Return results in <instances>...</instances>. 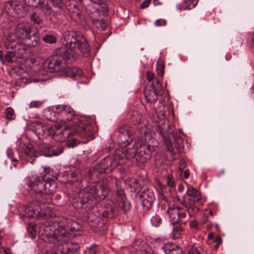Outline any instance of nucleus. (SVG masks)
Segmentation results:
<instances>
[{
  "label": "nucleus",
  "instance_id": "nucleus-1",
  "mask_svg": "<svg viewBox=\"0 0 254 254\" xmlns=\"http://www.w3.org/2000/svg\"><path fill=\"white\" fill-rule=\"evenodd\" d=\"M63 46L60 48L63 57H54L48 63L50 72H58L62 75L66 65L64 59L74 61L78 57V51L88 56L90 47L85 37L81 33L65 32L61 38Z\"/></svg>",
  "mask_w": 254,
  "mask_h": 254
},
{
  "label": "nucleus",
  "instance_id": "nucleus-2",
  "mask_svg": "<svg viewBox=\"0 0 254 254\" xmlns=\"http://www.w3.org/2000/svg\"><path fill=\"white\" fill-rule=\"evenodd\" d=\"M42 228V234L45 236V241L54 244L62 254L73 253L79 249L77 243L69 242L75 237V232L82 229L76 221L69 220L66 226L60 224L57 228L52 226H46Z\"/></svg>",
  "mask_w": 254,
  "mask_h": 254
},
{
  "label": "nucleus",
  "instance_id": "nucleus-3",
  "mask_svg": "<svg viewBox=\"0 0 254 254\" xmlns=\"http://www.w3.org/2000/svg\"><path fill=\"white\" fill-rule=\"evenodd\" d=\"M110 191L106 183L88 186L78 192V197L73 200V205L77 209L94 205L100 200L104 199Z\"/></svg>",
  "mask_w": 254,
  "mask_h": 254
},
{
  "label": "nucleus",
  "instance_id": "nucleus-4",
  "mask_svg": "<svg viewBox=\"0 0 254 254\" xmlns=\"http://www.w3.org/2000/svg\"><path fill=\"white\" fill-rule=\"evenodd\" d=\"M123 152L115 150L113 157H106L101 160L96 166L90 169L86 175L88 181L95 183L102 179L104 174L111 172L117 166L122 165L125 162V158L121 156Z\"/></svg>",
  "mask_w": 254,
  "mask_h": 254
},
{
  "label": "nucleus",
  "instance_id": "nucleus-5",
  "mask_svg": "<svg viewBox=\"0 0 254 254\" xmlns=\"http://www.w3.org/2000/svg\"><path fill=\"white\" fill-rule=\"evenodd\" d=\"M25 212L27 216L30 218H36L39 220H47L46 223L40 227V233L43 237V239L45 240V236L43 235V228L46 226H52L57 228L60 224H65L67 225V221L69 219H64L62 222L60 223L54 222L50 225V221L48 220L51 218L56 216V213L50 207L45 206L44 205L38 202H32L28 204L25 208Z\"/></svg>",
  "mask_w": 254,
  "mask_h": 254
},
{
  "label": "nucleus",
  "instance_id": "nucleus-6",
  "mask_svg": "<svg viewBox=\"0 0 254 254\" xmlns=\"http://www.w3.org/2000/svg\"><path fill=\"white\" fill-rule=\"evenodd\" d=\"M132 147L123 148L117 149L115 150H120L123 152L121 155L125 158V162L123 165L126 163L127 160L131 158H135L138 164L145 163L150 157V153L155 150L156 145H146L142 138L137 137L134 139Z\"/></svg>",
  "mask_w": 254,
  "mask_h": 254
},
{
  "label": "nucleus",
  "instance_id": "nucleus-7",
  "mask_svg": "<svg viewBox=\"0 0 254 254\" xmlns=\"http://www.w3.org/2000/svg\"><path fill=\"white\" fill-rule=\"evenodd\" d=\"M157 124L158 131L163 138V141L167 147V150L171 153L174 151L172 139L173 138L176 147L182 148L183 139L182 134L179 133L175 135L172 132L169 131L170 126L169 122L165 118V114L162 113L158 119L155 120Z\"/></svg>",
  "mask_w": 254,
  "mask_h": 254
},
{
  "label": "nucleus",
  "instance_id": "nucleus-8",
  "mask_svg": "<svg viewBox=\"0 0 254 254\" xmlns=\"http://www.w3.org/2000/svg\"><path fill=\"white\" fill-rule=\"evenodd\" d=\"M87 220L91 228H101L106 224L107 218L103 213L98 211L96 206L93 205L88 213Z\"/></svg>",
  "mask_w": 254,
  "mask_h": 254
},
{
  "label": "nucleus",
  "instance_id": "nucleus-9",
  "mask_svg": "<svg viewBox=\"0 0 254 254\" xmlns=\"http://www.w3.org/2000/svg\"><path fill=\"white\" fill-rule=\"evenodd\" d=\"M162 84L159 79H155L150 86H146L144 89L145 98L148 102L153 103L157 101L158 96L163 93Z\"/></svg>",
  "mask_w": 254,
  "mask_h": 254
},
{
  "label": "nucleus",
  "instance_id": "nucleus-10",
  "mask_svg": "<svg viewBox=\"0 0 254 254\" xmlns=\"http://www.w3.org/2000/svg\"><path fill=\"white\" fill-rule=\"evenodd\" d=\"M116 132L118 133L117 141L121 146L119 149L127 148V146L132 141L131 138L132 132L130 127L127 124L122 125L117 129Z\"/></svg>",
  "mask_w": 254,
  "mask_h": 254
},
{
  "label": "nucleus",
  "instance_id": "nucleus-11",
  "mask_svg": "<svg viewBox=\"0 0 254 254\" xmlns=\"http://www.w3.org/2000/svg\"><path fill=\"white\" fill-rule=\"evenodd\" d=\"M6 6L9 13L15 17H23L27 13V9L20 1L9 0Z\"/></svg>",
  "mask_w": 254,
  "mask_h": 254
},
{
  "label": "nucleus",
  "instance_id": "nucleus-12",
  "mask_svg": "<svg viewBox=\"0 0 254 254\" xmlns=\"http://www.w3.org/2000/svg\"><path fill=\"white\" fill-rule=\"evenodd\" d=\"M50 133L52 134L55 140L58 142H64L69 136L71 132L69 128H63L61 125H55L51 127Z\"/></svg>",
  "mask_w": 254,
  "mask_h": 254
},
{
  "label": "nucleus",
  "instance_id": "nucleus-13",
  "mask_svg": "<svg viewBox=\"0 0 254 254\" xmlns=\"http://www.w3.org/2000/svg\"><path fill=\"white\" fill-rule=\"evenodd\" d=\"M59 121L65 123L70 121L74 116L73 110L67 105L57 106Z\"/></svg>",
  "mask_w": 254,
  "mask_h": 254
},
{
  "label": "nucleus",
  "instance_id": "nucleus-14",
  "mask_svg": "<svg viewBox=\"0 0 254 254\" xmlns=\"http://www.w3.org/2000/svg\"><path fill=\"white\" fill-rule=\"evenodd\" d=\"M140 198L143 209L148 210L152 207L155 197L153 191L147 189L141 192Z\"/></svg>",
  "mask_w": 254,
  "mask_h": 254
},
{
  "label": "nucleus",
  "instance_id": "nucleus-15",
  "mask_svg": "<svg viewBox=\"0 0 254 254\" xmlns=\"http://www.w3.org/2000/svg\"><path fill=\"white\" fill-rule=\"evenodd\" d=\"M33 28L28 23H20L16 26L14 32L11 34H13L17 40H24Z\"/></svg>",
  "mask_w": 254,
  "mask_h": 254
},
{
  "label": "nucleus",
  "instance_id": "nucleus-16",
  "mask_svg": "<svg viewBox=\"0 0 254 254\" xmlns=\"http://www.w3.org/2000/svg\"><path fill=\"white\" fill-rule=\"evenodd\" d=\"M63 147L62 146H51L48 144H44L40 148L42 155L46 157L58 156L63 152Z\"/></svg>",
  "mask_w": 254,
  "mask_h": 254
},
{
  "label": "nucleus",
  "instance_id": "nucleus-17",
  "mask_svg": "<svg viewBox=\"0 0 254 254\" xmlns=\"http://www.w3.org/2000/svg\"><path fill=\"white\" fill-rule=\"evenodd\" d=\"M116 200L117 205L124 212L129 209L130 205L126 199L123 189L118 188L116 191Z\"/></svg>",
  "mask_w": 254,
  "mask_h": 254
},
{
  "label": "nucleus",
  "instance_id": "nucleus-18",
  "mask_svg": "<svg viewBox=\"0 0 254 254\" xmlns=\"http://www.w3.org/2000/svg\"><path fill=\"white\" fill-rule=\"evenodd\" d=\"M69 15L71 19L76 23L82 26L86 25L85 20L81 13L80 10L75 6L69 9Z\"/></svg>",
  "mask_w": 254,
  "mask_h": 254
},
{
  "label": "nucleus",
  "instance_id": "nucleus-19",
  "mask_svg": "<svg viewBox=\"0 0 254 254\" xmlns=\"http://www.w3.org/2000/svg\"><path fill=\"white\" fill-rule=\"evenodd\" d=\"M92 126L87 122H79L76 125V132L81 135L88 137L92 134Z\"/></svg>",
  "mask_w": 254,
  "mask_h": 254
},
{
  "label": "nucleus",
  "instance_id": "nucleus-20",
  "mask_svg": "<svg viewBox=\"0 0 254 254\" xmlns=\"http://www.w3.org/2000/svg\"><path fill=\"white\" fill-rule=\"evenodd\" d=\"M44 176L36 177L34 182H31L28 184V186L37 193H44Z\"/></svg>",
  "mask_w": 254,
  "mask_h": 254
},
{
  "label": "nucleus",
  "instance_id": "nucleus-21",
  "mask_svg": "<svg viewBox=\"0 0 254 254\" xmlns=\"http://www.w3.org/2000/svg\"><path fill=\"white\" fill-rule=\"evenodd\" d=\"M25 44L29 47H36L39 42V34L37 31L33 28L24 40Z\"/></svg>",
  "mask_w": 254,
  "mask_h": 254
},
{
  "label": "nucleus",
  "instance_id": "nucleus-22",
  "mask_svg": "<svg viewBox=\"0 0 254 254\" xmlns=\"http://www.w3.org/2000/svg\"><path fill=\"white\" fill-rule=\"evenodd\" d=\"M63 71V75L71 78L80 77L83 74L82 70L77 67H67L66 66Z\"/></svg>",
  "mask_w": 254,
  "mask_h": 254
},
{
  "label": "nucleus",
  "instance_id": "nucleus-23",
  "mask_svg": "<svg viewBox=\"0 0 254 254\" xmlns=\"http://www.w3.org/2000/svg\"><path fill=\"white\" fill-rule=\"evenodd\" d=\"M57 185L54 179L47 178L44 182V193L52 194L55 191Z\"/></svg>",
  "mask_w": 254,
  "mask_h": 254
},
{
  "label": "nucleus",
  "instance_id": "nucleus-24",
  "mask_svg": "<svg viewBox=\"0 0 254 254\" xmlns=\"http://www.w3.org/2000/svg\"><path fill=\"white\" fill-rule=\"evenodd\" d=\"M127 118L134 125H138L142 121L141 113L136 110L129 111L127 114Z\"/></svg>",
  "mask_w": 254,
  "mask_h": 254
},
{
  "label": "nucleus",
  "instance_id": "nucleus-25",
  "mask_svg": "<svg viewBox=\"0 0 254 254\" xmlns=\"http://www.w3.org/2000/svg\"><path fill=\"white\" fill-rule=\"evenodd\" d=\"M20 41L17 40L13 34H10L4 42L5 48L8 50H14Z\"/></svg>",
  "mask_w": 254,
  "mask_h": 254
},
{
  "label": "nucleus",
  "instance_id": "nucleus-26",
  "mask_svg": "<svg viewBox=\"0 0 254 254\" xmlns=\"http://www.w3.org/2000/svg\"><path fill=\"white\" fill-rule=\"evenodd\" d=\"M166 254H181L180 248L172 243H168L164 245L162 247Z\"/></svg>",
  "mask_w": 254,
  "mask_h": 254
},
{
  "label": "nucleus",
  "instance_id": "nucleus-27",
  "mask_svg": "<svg viewBox=\"0 0 254 254\" xmlns=\"http://www.w3.org/2000/svg\"><path fill=\"white\" fill-rule=\"evenodd\" d=\"M44 115L45 118L50 121L53 122H59V117L58 114V109L56 108V111H54L51 108H47L44 112Z\"/></svg>",
  "mask_w": 254,
  "mask_h": 254
},
{
  "label": "nucleus",
  "instance_id": "nucleus-28",
  "mask_svg": "<svg viewBox=\"0 0 254 254\" xmlns=\"http://www.w3.org/2000/svg\"><path fill=\"white\" fill-rule=\"evenodd\" d=\"M14 57H16V54L14 50L7 51L4 56H3V52L0 51V61H1L3 64L5 63H13V58Z\"/></svg>",
  "mask_w": 254,
  "mask_h": 254
},
{
  "label": "nucleus",
  "instance_id": "nucleus-29",
  "mask_svg": "<svg viewBox=\"0 0 254 254\" xmlns=\"http://www.w3.org/2000/svg\"><path fill=\"white\" fill-rule=\"evenodd\" d=\"M35 7L37 8L42 9L46 14L50 15L53 12L52 7L49 3L44 0H39L36 2Z\"/></svg>",
  "mask_w": 254,
  "mask_h": 254
},
{
  "label": "nucleus",
  "instance_id": "nucleus-30",
  "mask_svg": "<svg viewBox=\"0 0 254 254\" xmlns=\"http://www.w3.org/2000/svg\"><path fill=\"white\" fill-rule=\"evenodd\" d=\"M187 195L191 197V200L194 203L198 202L201 199V195L199 191L194 188L189 187L186 192Z\"/></svg>",
  "mask_w": 254,
  "mask_h": 254
},
{
  "label": "nucleus",
  "instance_id": "nucleus-31",
  "mask_svg": "<svg viewBox=\"0 0 254 254\" xmlns=\"http://www.w3.org/2000/svg\"><path fill=\"white\" fill-rule=\"evenodd\" d=\"M178 210L179 207L174 206L172 207H169L167 210V212L172 225H174L179 222Z\"/></svg>",
  "mask_w": 254,
  "mask_h": 254
},
{
  "label": "nucleus",
  "instance_id": "nucleus-32",
  "mask_svg": "<svg viewBox=\"0 0 254 254\" xmlns=\"http://www.w3.org/2000/svg\"><path fill=\"white\" fill-rule=\"evenodd\" d=\"M186 222H178L173 225V228L172 230V237L174 239L179 238L182 235L183 232L184 230V228L183 227L182 225H186Z\"/></svg>",
  "mask_w": 254,
  "mask_h": 254
},
{
  "label": "nucleus",
  "instance_id": "nucleus-33",
  "mask_svg": "<svg viewBox=\"0 0 254 254\" xmlns=\"http://www.w3.org/2000/svg\"><path fill=\"white\" fill-rule=\"evenodd\" d=\"M80 176L79 170L76 169L70 173L67 174V178L66 180H63V182L74 183L78 181Z\"/></svg>",
  "mask_w": 254,
  "mask_h": 254
},
{
  "label": "nucleus",
  "instance_id": "nucleus-34",
  "mask_svg": "<svg viewBox=\"0 0 254 254\" xmlns=\"http://www.w3.org/2000/svg\"><path fill=\"white\" fill-rule=\"evenodd\" d=\"M24 153L27 157L32 159L31 161H30V162L32 164L36 157V153L34 149L33 145L32 144L28 145L24 149Z\"/></svg>",
  "mask_w": 254,
  "mask_h": 254
},
{
  "label": "nucleus",
  "instance_id": "nucleus-35",
  "mask_svg": "<svg viewBox=\"0 0 254 254\" xmlns=\"http://www.w3.org/2000/svg\"><path fill=\"white\" fill-rule=\"evenodd\" d=\"M27 48L25 44L19 43L17 48L14 50L17 58H22L26 53Z\"/></svg>",
  "mask_w": 254,
  "mask_h": 254
},
{
  "label": "nucleus",
  "instance_id": "nucleus-36",
  "mask_svg": "<svg viewBox=\"0 0 254 254\" xmlns=\"http://www.w3.org/2000/svg\"><path fill=\"white\" fill-rule=\"evenodd\" d=\"M93 24L99 29L103 30L107 27V23L102 19L93 17Z\"/></svg>",
  "mask_w": 254,
  "mask_h": 254
},
{
  "label": "nucleus",
  "instance_id": "nucleus-37",
  "mask_svg": "<svg viewBox=\"0 0 254 254\" xmlns=\"http://www.w3.org/2000/svg\"><path fill=\"white\" fill-rule=\"evenodd\" d=\"M32 127L37 134H42L44 132V127L40 121H35L32 123Z\"/></svg>",
  "mask_w": 254,
  "mask_h": 254
},
{
  "label": "nucleus",
  "instance_id": "nucleus-38",
  "mask_svg": "<svg viewBox=\"0 0 254 254\" xmlns=\"http://www.w3.org/2000/svg\"><path fill=\"white\" fill-rule=\"evenodd\" d=\"M185 206L187 209L189 215L190 217H193L194 215L196 213L198 212L199 210L198 208L194 205H191L190 204L189 205H186Z\"/></svg>",
  "mask_w": 254,
  "mask_h": 254
},
{
  "label": "nucleus",
  "instance_id": "nucleus-39",
  "mask_svg": "<svg viewBox=\"0 0 254 254\" xmlns=\"http://www.w3.org/2000/svg\"><path fill=\"white\" fill-rule=\"evenodd\" d=\"M101 247L97 245L93 244L88 248L89 254H102Z\"/></svg>",
  "mask_w": 254,
  "mask_h": 254
},
{
  "label": "nucleus",
  "instance_id": "nucleus-40",
  "mask_svg": "<svg viewBox=\"0 0 254 254\" xmlns=\"http://www.w3.org/2000/svg\"><path fill=\"white\" fill-rule=\"evenodd\" d=\"M6 119L8 120H13L15 118V114L13 109L11 107H8L5 112Z\"/></svg>",
  "mask_w": 254,
  "mask_h": 254
},
{
  "label": "nucleus",
  "instance_id": "nucleus-41",
  "mask_svg": "<svg viewBox=\"0 0 254 254\" xmlns=\"http://www.w3.org/2000/svg\"><path fill=\"white\" fill-rule=\"evenodd\" d=\"M156 71L159 76H163L164 73V65L162 61H158L156 63Z\"/></svg>",
  "mask_w": 254,
  "mask_h": 254
},
{
  "label": "nucleus",
  "instance_id": "nucleus-42",
  "mask_svg": "<svg viewBox=\"0 0 254 254\" xmlns=\"http://www.w3.org/2000/svg\"><path fill=\"white\" fill-rule=\"evenodd\" d=\"M42 39L43 41L46 43L54 44L57 41L56 37L54 35L47 34L43 37Z\"/></svg>",
  "mask_w": 254,
  "mask_h": 254
},
{
  "label": "nucleus",
  "instance_id": "nucleus-43",
  "mask_svg": "<svg viewBox=\"0 0 254 254\" xmlns=\"http://www.w3.org/2000/svg\"><path fill=\"white\" fill-rule=\"evenodd\" d=\"M54 7L56 8L62 9L65 6L64 0H50Z\"/></svg>",
  "mask_w": 254,
  "mask_h": 254
},
{
  "label": "nucleus",
  "instance_id": "nucleus-44",
  "mask_svg": "<svg viewBox=\"0 0 254 254\" xmlns=\"http://www.w3.org/2000/svg\"><path fill=\"white\" fill-rule=\"evenodd\" d=\"M184 1L187 4L185 9L187 10L194 7L197 4L198 0H184Z\"/></svg>",
  "mask_w": 254,
  "mask_h": 254
},
{
  "label": "nucleus",
  "instance_id": "nucleus-45",
  "mask_svg": "<svg viewBox=\"0 0 254 254\" xmlns=\"http://www.w3.org/2000/svg\"><path fill=\"white\" fill-rule=\"evenodd\" d=\"M162 219L158 215L155 214L152 217L151 219V223L152 225L155 227H158L161 224Z\"/></svg>",
  "mask_w": 254,
  "mask_h": 254
},
{
  "label": "nucleus",
  "instance_id": "nucleus-46",
  "mask_svg": "<svg viewBox=\"0 0 254 254\" xmlns=\"http://www.w3.org/2000/svg\"><path fill=\"white\" fill-rule=\"evenodd\" d=\"M30 19L33 22L38 24H41L42 21L39 16L36 12L31 15Z\"/></svg>",
  "mask_w": 254,
  "mask_h": 254
},
{
  "label": "nucleus",
  "instance_id": "nucleus-47",
  "mask_svg": "<svg viewBox=\"0 0 254 254\" xmlns=\"http://www.w3.org/2000/svg\"><path fill=\"white\" fill-rule=\"evenodd\" d=\"M89 16L91 18L92 21H93V17H96V19H99V17L100 16L99 6L95 7L94 11H91L90 10V13L89 14Z\"/></svg>",
  "mask_w": 254,
  "mask_h": 254
},
{
  "label": "nucleus",
  "instance_id": "nucleus-48",
  "mask_svg": "<svg viewBox=\"0 0 254 254\" xmlns=\"http://www.w3.org/2000/svg\"><path fill=\"white\" fill-rule=\"evenodd\" d=\"M42 203H50L52 202V194L42 193Z\"/></svg>",
  "mask_w": 254,
  "mask_h": 254
},
{
  "label": "nucleus",
  "instance_id": "nucleus-49",
  "mask_svg": "<svg viewBox=\"0 0 254 254\" xmlns=\"http://www.w3.org/2000/svg\"><path fill=\"white\" fill-rule=\"evenodd\" d=\"M43 104V102L40 101H33L30 103L29 106L30 108H39Z\"/></svg>",
  "mask_w": 254,
  "mask_h": 254
},
{
  "label": "nucleus",
  "instance_id": "nucleus-50",
  "mask_svg": "<svg viewBox=\"0 0 254 254\" xmlns=\"http://www.w3.org/2000/svg\"><path fill=\"white\" fill-rule=\"evenodd\" d=\"M179 222L182 223V220L186 217L185 210L179 207L178 210Z\"/></svg>",
  "mask_w": 254,
  "mask_h": 254
},
{
  "label": "nucleus",
  "instance_id": "nucleus-51",
  "mask_svg": "<svg viewBox=\"0 0 254 254\" xmlns=\"http://www.w3.org/2000/svg\"><path fill=\"white\" fill-rule=\"evenodd\" d=\"M6 155L8 158H9L12 162H17V160L16 159L13 158L14 152L11 148H8L6 150Z\"/></svg>",
  "mask_w": 254,
  "mask_h": 254
},
{
  "label": "nucleus",
  "instance_id": "nucleus-52",
  "mask_svg": "<svg viewBox=\"0 0 254 254\" xmlns=\"http://www.w3.org/2000/svg\"><path fill=\"white\" fill-rule=\"evenodd\" d=\"M180 176L182 179H188L190 176V171L186 169L180 172Z\"/></svg>",
  "mask_w": 254,
  "mask_h": 254
},
{
  "label": "nucleus",
  "instance_id": "nucleus-53",
  "mask_svg": "<svg viewBox=\"0 0 254 254\" xmlns=\"http://www.w3.org/2000/svg\"><path fill=\"white\" fill-rule=\"evenodd\" d=\"M146 77L148 81L152 82V83L155 80V79H158L157 78L154 77V73L149 71H147Z\"/></svg>",
  "mask_w": 254,
  "mask_h": 254
},
{
  "label": "nucleus",
  "instance_id": "nucleus-54",
  "mask_svg": "<svg viewBox=\"0 0 254 254\" xmlns=\"http://www.w3.org/2000/svg\"><path fill=\"white\" fill-rule=\"evenodd\" d=\"M155 25L157 26H165L166 24V21L164 19H157L154 23Z\"/></svg>",
  "mask_w": 254,
  "mask_h": 254
},
{
  "label": "nucleus",
  "instance_id": "nucleus-55",
  "mask_svg": "<svg viewBox=\"0 0 254 254\" xmlns=\"http://www.w3.org/2000/svg\"><path fill=\"white\" fill-rule=\"evenodd\" d=\"M167 184L168 186L173 188L174 187V182L173 181V176L171 175H168L167 178Z\"/></svg>",
  "mask_w": 254,
  "mask_h": 254
},
{
  "label": "nucleus",
  "instance_id": "nucleus-56",
  "mask_svg": "<svg viewBox=\"0 0 254 254\" xmlns=\"http://www.w3.org/2000/svg\"><path fill=\"white\" fill-rule=\"evenodd\" d=\"M150 1L151 0H144L143 1V2L140 4V8L141 9H143L147 7L150 3Z\"/></svg>",
  "mask_w": 254,
  "mask_h": 254
},
{
  "label": "nucleus",
  "instance_id": "nucleus-57",
  "mask_svg": "<svg viewBox=\"0 0 254 254\" xmlns=\"http://www.w3.org/2000/svg\"><path fill=\"white\" fill-rule=\"evenodd\" d=\"M25 2L29 6H34L36 4L37 0H24Z\"/></svg>",
  "mask_w": 254,
  "mask_h": 254
},
{
  "label": "nucleus",
  "instance_id": "nucleus-58",
  "mask_svg": "<svg viewBox=\"0 0 254 254\" xmlns=\"http://www.w3.org/2000/svg\"><path fill=\"white\" fill-rule=\"evenodd\" d=\"M93 3L97 4L98 6L104 4L106 1V0H90Z\"/></svg>",
  "mask_w": 254,
  "mask_h": 254
},
{
  "label": "nucleus",
  "instance_id": "nucleus-59",
  "mask_svg": "<svg viewBox=\"0 0 254 254\" xmlns=\"http://www.w3.org/2000/svg\"><path fill=\"white\" fill-rule=\"evenodd\" d=\"M30 229H31V234L32 237L34 238L36 234V231L35 230L34 226L33 225L29 224L28 225V230L30 231Z\"/></svg>",
  "mask_w": 254,
  "mask_h": 254
},
{
  "label": "nucleus",
  "instance_id": "nucleus-60",
  "mask_svg": "<svg viewBox=\"0 0 254 254\" xmlns=\"http://www.w3.org/2000/svg\"><path fill=\"white\" fill-rule=\"evenodd\" d=\"M197 225H198L197 222L196 221H195V220L191 221L190 223V226L191 228H196Z\"/></svg>",
  "mask_w": 254,
  "mask_h": 254
},
{
  "label": "nucleus",
  "instance_id": "nucleus-61",
  "mask_svg": "<svg viewBox=\"0 0 254 254\" xmlns=\"http://www.w3.org/2000/svg\"><path fill=\"white\" fill-rule=\"evenodd\" d=\"M189 254H200V253L195 248H192L189 251Z\"/></svg>",
  "mask_w": 254,
  "mask_h": 254
},
{
  "label": "nucleus",
  "instance_id": "nucleus-62",
  "mask_svg": "<svg viewBox=\"0 0 254 254\" xmlns=\"http://www.w3.org/2000/svg\"><path fill=\"white\" fill-rule=\"evenodd\" d=\"M215 242L216 244L220 245L222 244V240L220 237H217L215 240Z\"/></svg>",
  "mask_w": 254,
  "mask_h": 254
},
{
  "label": "nucleus",
  "instance_id": "nucleus-63",
  "mask_svg": "<svg viewBox=\"0 0 254 254\" xmlns=\"http://www.w3.org/2000/svg\"><path fill=\"white\" fill-rule=\"evenodd\" d=\"M186 169V164L185 165H179V171H183Z\"/></svg>",
  "mask_w": 254,
  "mask_h": 254
},
{
  "label": "nucleus",
  "instance_id": "nucleus-64",
  "mask_svg": "<svg viewBox=\"0 0 254 254\" xmlns=\"http://www.w3.org/2000/svg\"><path fill=\"white\" fill-rule=\"evenodd\" d=\"M213 237V234L212 233H209L208 235V239H211Z\"/></svg>",
  "mask_w": 254,
  "mask_h": 254
}]
</instances>
